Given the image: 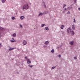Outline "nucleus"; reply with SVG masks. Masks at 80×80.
<instances>
[{"instance_id":"obj_2","label":"nucleus","mask_w":80,"mask_h":80,"mask_svg":"<svg viewBox=\"0 0 80 80\" xmlns=\"http://www.w3.org/2000/svg\"><path fill=\"white\" fill-rule=\"evenodd\" d=\"M71 30H72V28H69L67 30L68 33H70V32L72 31Z\"/></svg>"},{"instance_id":"obj_30","label":"nucleus","mask_w":80,"mask_h":80,"mask_svg":"<svg viewBox=\"0 0 80 80\" xmlns=\"http://www.w3.org/2000/svg\"><path fill=\"white\" fill-rule=\"evenodd\" d=\"M78 10H79L80 11V8H78Z\"/></svg>"},{"instance_id":"obj_25","label":"nucleus","mask_w":80,"mask_h":80,"mask_svg":"<svg viewBox=\"0 0 80 80\" xmlns=\"http://www.w3.org/2000/svg\"><path fill=\"white\" fill-rule=\"evenodd\" d=\"M76 21H75V19H74V21L73 22L74 23H75V22Z\"/></svg>"},{"instance_id":"obj_15","label":"nucleus","mask_w":80,"mask_h":80,"mask_svg":"<svg viewBox=\"0 0 80 80\" xmlns=\"http://www.w3.org/2000/svg\"><path fill=\"white\" fill-rule=\"evenodd\" d=\"M2 3H4L5 2H6V0H2Z\"/></svg>"},{"instance_id":"obj_10","label":"nucleus","mask_w":80,"mask_h":80,"mask_svg":"<svg viewBox=\"0 0 80 80\" xmlns=\"http://www.w3.org/2000/svg\"><path fill=\"white\" fill-rule=\"evenodd\" d=\"M45 29L46 30H47L48 31L49 30V28H48V27H46L45 28Z\"/></svg>"},{"instance_id":"obj_8","label":"nucleus","mask_w":80,"mask_h":80,"mask_svg":"<svg viewBox=\"0 0 80 80\" xmlns=\"http://www.w3.org/2000/svg\"><path fill=\"white\" fill-rule=\"evenodd\" d=\"M24 18H25V17L24 16H21L20 17V19L22 20H23V19Z\"/></svg>"},{"instance_id":"obj_7","label":"nucleus","mask_w":80,"mask_h":80,"mask_svg":"<svg viewBox=\"0 0 80 80\" xmlns=\"http://www.w3.org/2000/svg\"><path fill=\"white\" fill-rule=\"evenodd\" d=\"M72 28L73 30H75V25H74V24H73V25H72Z\"/></svg>"},{"instance_id":"obj_14","label":"nucleus","mask_w":80,"mask_h":80,"mask_svg":"<svg viewBox=\"0 0 80 80\" xmlns=\"http://www.w3.org/2000/svg\"><path fill=\"white\" fill-rule=\"evenodd\" d=\"M45 25H46L45 24H41V27H44V26Z\"/></svg>"},{"instance_id":"obj_3","label":"nucleus","mask_w":80,"mask_h":80,"mask_svg":"<svg viewBox=\"0 0 80 80\" xmlns=\"http://www.w3.org/2000/svg\"><path fill=\"white\" fill-rule=\"evenodd\" d=\"M27 42L25 40H23V41L22 44L23 45H25L26 44H27Z\"/></svg>"},{"instance_id":"obj_26","label":"nucleus","mask_w":80,"mask_h":80,"mask_svg":"<svg viewBox=\"0 0 80 80\" xmlns=\"http://www.w3.org/2000/svg\"><path fill=\"white\" fill-rule=\"evenodd\" d=\"M2 29H3V28L0 27V30H2Z\"/></svg>"},{"instance_id":"obj_24","label":"nucleus","mask_w":80,"mask_h":80,"mask_svg":"<svg viewBox=\"0 0 80 80\" xmlns=\"http://www.w3.org/2000/svg\"><path fill=\"white\" fill-rule=\"evenodd\" d=\"M25 59H27V60H29V59H27V57H25Z\"/></svg>"},{"instance_id":"obj_18","label":"nucleus","mask_w":80,"mask_h":80,"mask_svg":"<svg viewBox=\"0 0 80 80\" xmlns=\"http://www.w3.org/2000/svg\"><path fill=\"white\" fill-rule=\"evenodd\" d=\"M63 8H65V7H66V5L65 4H63Z\"/></svg>"},{"instance_id":"obj_9","label":"nucleus","mask_w":80,"mask_h":80,"mask_svg":"<svg viewBox=\"0 0 80 80\" xmlns=\"http://www.w3.org/2000/svg\"><path fill=\"white\" fill-rule=\"evenodd\" d=\"M49 43V42H48V41H46L45 42L44 44H45V45H47V44H48Z\"/></svg>"},{"instance_id":"obj_32","label":"nucleus","mask_w":80,"mask_h":80,"mask_svg":"<svg viewBox=\"0 0 80 80\" xmlns=\"http://www.w3.org/2000/svg\"><path fill=\"white\" fill-rule=\"evenodd\" d=\"M68 13L69 14H70V12H69V11H68Z\"/></svg>"},{"instance_id":"obj_13","label":"nucleus","mask_w":80,"mask_h":80,"mask_svg":"<svg viewBox=\"0 0 80 80\" xmlns=\"http://www.w3.org/2000/svg\"><path fill=\"white\" fill-rule=\"evenodd\" d=\"M27 62L28 63H31V61L30 60H28L27 61Z\"/></svg>"},{"instance_id":"obj_11","label":"nucleus","mask_w":80,"mask_h":80,"mask_svg":"<svg viewBox=\"0 0 80 80\" xmlns=\"http://www.w3.org/2000/svg\"><path fill=\"white\" fill-rule=\"evenodd\" d=\"M12 36L14 37H16V36H17V34H16V33H14L13 34Z\"/></svg>"},{"instance_id":"obj_34","label":"nucleus","mask_w":80,"mask_h":80,"mask_svg":"<svg viewBox=\"0 0 80 80\" xmlns=\"http://www.w3.org/2000/svg\"><path fill=\"white\" fill-rule=\"evenodd\" d=\"M67 9L66 8H65V10H66Z\"/></svg>"},{"instance_id":"obj_4","label":"nucleus","mask_w":80,"mask_h":80,"mask_svg":"<svg viewBox=\"0 0 80 80\" xmlns=\"http://www.w3.org/2000/svg\"><path fill=\"white\" fill-rule=\"evenodd\" d=\"M70 33L72 35H75V33L73 31H72L71 32H70Z\"/></svg>"},{"instance_id":"obj_31","label":"nucleus","mask_w":80,"mask_h":80,"mask_svg":"<svg viewBox=\"0 0 80 80\" xmlns=\"http://www.w3.org/2000/svg\"><path fill=\"white\" fill-rule=\"evenodd\" d=\"M2 47V44H0V47Z\"/></svg>"},{"instance_id":"obj_21","label":"nucleus","mask_w":80,"mask_h":80,"mask_svg":"<svg viewBox=\"0 0 80 80\" xmlns=\"http://www.w3.org/2000/svg\"><path fill=\"white\" fill-rule=\"evenodd\" d=\"M28 66H29V67H30V68H32V67H33V65L30 66V65H29Z\"/></svg>"},{"instance_id":"obj_16","label":"nucleus","mask_w":80,"mask_h":80,"mask_svg":"<svg viewBox=\"0 0 80 80\" xmlns=\"http://www.w3.org/2000/svg\"><path fill=\"white\" fill-rule=\"evenodd\" d=\"M52 53H54L55 52V51L54 50V49H52L51 51Z\"/></svg>"},{"instance_id":"obj_19","label":"nucleus","mask_w":80,"mask_h":80,"mask_svg":"<svg viewBox=\"0 0 80 80\" xmlns=\"http://www.w3.org/2000/svg\"><path fill=\"white\" fill-rule=\"evenodd\" d=\"M11 42H15V40H14V41H13L12 40H11Z\"/></svg>"},{"instance_id":"obj_12","label":"nucleus","mask_w":80,"mask_h":80,"mask_svg":"<svg viewBox=\"0 0 80 80\" xmlns=\"http://www.w3.org/2000/svg\"><path fill=\"white\" fill-rule=\"evenodd\" d=\"M64 27V26H63V25H62L61 26L60 28H61V29H63V28Z\"/></svg>"},{"instance_id":"obj_28","label":"nucleus","mask_w":80,"mask_h":80,"mask_svg":"<svg viewBox=\"0 0 80 80\" xmlns=\"http://www.w3.org/2000/svg\"><path fill=\"white\" fill-rule=\"evenodd\" d=\"M20 27L21 28H22V25H20Z\"/></svg>"},{"instance_id":"obj_5","label":"nucleus","mask_w":80,"mask_h":80,"mask_svg":"<svg viewBox=\"0 0 80 80\" xmlns=\"http://www.w3.org/2000/svg\"><path fill=\"white\" fill-rule=\"evenodd\" d=\"M73 43H74V42L73 41H72L70 42L69 43L71 45H73Z\"/></svg>"},{"instance_id":"obj_22","label":"nucleus","mask_w":80,"mask_h":80,"mask_svg":"<svg viewBox=\"0 0 80 80\" xmlns=\"http://www.w3.org/2000/svg\"><path fill=\"white\" fill-rule=\"evenodd\" d=\"M55 67H53L52 68V69H54V68H55Z\"/></svg>"},{"instance_id":"obj_27","label":"nucleus","mask_w":80,"mask_h":80,"mask_svg":"<svg viewBox=\"0 0 80 80\" xmlns=\"http://www.w3.org/2000/svg\"><path fill=\"white\" fill-rule=\"evenodd\" d=\"M58 57L59 58H60L61 57V55H59Z\"/></svg>"},{"instance_id":"obj_1","label":"nucleus","mask_w":80,"mask_h":80,"mask_svg":"<svg viewBox=\"0 0 80 80\" xmlns=\"http://www.w3.org/2000/svg\"><path fill=\"white\" fill-rule=\"evenodd\" d=\"M28 8V5L26 4L23 6L22 10H27Z\"/></svg>"},{"instance_id":"obj_29","label":"nucleus","mask_w":80,"mask_h":80,"mask_svg":"<svg viewBox=\"0 0 80 80\" xmlns=\"http://www.w3.org/2000/svg\"><path fill=\"white\" fill-rule=\"evenodd\" d=\"M74 59H77V58H76V57H74Z\"/></svg>"},{"instance_id":"obj_23","label":"nucleus","mask_w":80,"mask_h":80,"mask_svg":"<svg viewBox=\"0 0 80 80\" xmlns=\"http://www.w3.org/2000/svg\"><path fill=\"white\" fill-rule=\"evenodd\" d=\"M44 8H46V5H45V4H44Z\"/></svg>"},{"instance_id":"obj_6","label":"nucleus","mask_w":80,"mask_h":80,"mask_svg":"<svg viewBox=\"0 0 80 80\" xmlns=\"http://www.w3.org/2000/svg\"><path fill=\"white\" fill-rule=\"evenodd\" d=\"M9 47L10 49H9V51H11L12 50H14V49H15V48H11L10 47Z\"/></svg>"},{"instance_id":"obj_20","label":"nucleus","mask_w":80,"mask_h":80,"mask_svg":"<svg viewBox=\"0 0 80 80\" xmlns=\"http://www.w3.org/2000/svg\"><path fill=\"white\" fill-rule=\"evenodd\" d=\"M38 15H43V13H40Z\"/></svg>"},{"instance_id":"obj_17","label":"nucleus","mask_w":80,"mask_h":80,"mask_svg":"<svg viewBox=\"0 0 80 80\" xmlns=\"http://www.w3.org/2000/svg\"><path fill=\"white\" fill-rule=\"evenodd\" d=\"M11 18L12 20H15V18L13 17H12Z\"/></svg>"},{"instance_id":"obj_33","label":"nucleus","mask_w":80,"mask_h":80,"mask_svg":"<svg viewBox=\"0 0 80 80\" xmlns=\"http://www.w3.org/2000/svg\"><path fill=\"white\" fill-rule=\"evenodd\" d=\"M12 40H15V39H13V38H12Z\"/></svg>"}]
</instances>
